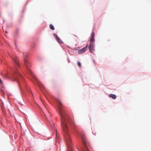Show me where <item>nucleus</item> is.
I'll use <instances>...</instances> for the list:
<instances>
[{"mask_svg": "<svg viewBox=\"0 0 151 151\" xmlns=\"http://www.w3.org/2000/svg\"><path fill=\"white\" fill-rule=\"evenodd\" d=\"M57 101L58 103V109L61 120V125L63 130L65 132L64 136L65 138L68 139V137L69 138V136L68 133V129L66 123L68 122L73 126L75 124L72 119L67 116L65 110L61 107V106H62L63 105L61 101L57 99Z\"/></svg>", "mask_w": 151, "mask_h": 151, "instance_id": "f257e3e1", "label": "nucleus"}, {"mask_svg": "<svg viewBox=\"0 0 151 151\" xmlns=\"http://www.w3.org/2000/svg\"><path fill=\"white\" fill-rule=\"evenodd\" d=\"M14 81H17L18 83L19 81L21 78H22V76L19 73L16 72L14 73Z\"/></svg>", "mask_w": 151, "mask_h": 151, "instance_id": "f03ea898", "label": "nucleus"}, {"mask_svg": "<svg viewBox=\"0 0 151 151\" xmlns=\"http://www.w3.org/2000/svg\"><path fill=\"white\" fill-rule=\"evenodd\" d=\"M89 48L90 52L93 53L95 52L94 44H89Z\"/></svg>", "mask_w": 151, "mask_h": 151, "instance_id": "7ed1b4c3", "label": "nucleus"}, {"mask_svg": "<svg viewBox=\"0 0 151 151\" xmlns=\"http://www.w3.org/2000/svg\"><path fill=\"white\" fill-rule=\"evenodd\" d=\"M87 47H88V45H87L85 47L79 50L78 51V53L79 54H82L84 53L86 50Z\"/></svg>", "mask_w": 151, "mask_h": 151, "instance_id": "20e7f679", "label": "nucleus"}, {"mask_svg": "<svg viewBox=\"0 0 151 151\" xmlns=\"http://www.w3.org/2000/svg\"><path fill=\"white\" fill-rule=\"evenodd\" d=\"M53 35L55 38H56L57 41L60 43H62V41L60 38L56 35L54 34Z\"/></svg>", "mask_w": 151, "mask_h": 151, "instance_id": "39448f33", "label": "nucleus"}, {"mask_svg": "<svg viewBox=\"0 0 151 151\" xmlns=\"http://www.w3.org/2000/svg\"><path fill=\"white\" fill-rule=\"evenodd\" d=\"M109 96L114 99H115L116 98V96L115 95L112 94H110Z\"/></svg>", "mask_w": 151, "mask_h": 151, "instance_id": "423d86ee", "label": "nucleus"}, {"mask_svg": "<svg viewBox=\"0 0 151 151\" xmlns=\"http://www.w3.org/2000/svg\"><path fill=\"white\" fill-rule=\"evenodd\" d=\"M13 60H14L16 64L18 65L19 66V64L18 63V60L17 58L16 57H14L13 58Z\"/></svg>", "mask_w": 151, "mask_h": 151, "instance_id": "0eeeda50", "label": "nucleus"}, {"mask_svg": "<svg viewBox=\"0 0 151 151\" xmlns=\"http://www.w3.org/2000/svg\"><path fill=\"white\" fill-rule=\"evenodd\" d=\"M94 37H91V39L90 41V44H94Z\"/></svg>", "mask_w": 151, "mask_h": 151, "instance_id": "6e6552de", "label": "nucleus"}, {"mask_svg": "<svg viewBox=\"0 0 151 151\" xmlns=\"http://www.w3.org/2000/svg\"><path fill=\"white\" fill-rule=\"evenodd\" d=\"M50 29H52V30H55V28L54 27V26H53L52 25L50 24Z\"/></svg>", "mask_w": 151, "mask_h": 151, "instance_id": "1a4fd4ad", "label": "nucleus"}, {"mask_svg": "<svg viewBox=\"0 0 151 151\" xmlns=\"http://www.w3.org/2000/svg\"><path fill=\"white\" fill-rule=\"evenodd\" d=\"M25 64L26 66L27 67V63H28V61L26 59H24Z\"/></svg>", "mask_w": 151, "mask_h": 151, "instance_id": "9d476101", "label": "nucleus"}, {"mask_svg": "<svg viewBox=\"0 0 151 151\" xmlns=\"http://www.w3.org/2000/svg\"><path fill=\"white\" fill-rule=\"evenodd\" d=\"M78 66L80 67H81V63L79 62H78Z\"/></svg>", "mask_w": 151, "mask_h": 151, "instance_id": "9b49d317", "label": "nucleus"}, {"mask_svg": "<svg viewBox=\"0 0 151 151\" xmlns=\"http://www.w3.org/2000/svg\"><path fill=\"white\" fill-rule=\"evenodd\" d=\"M95 34L94 32H93L91 35V37H94Z\"/></svg>", "mask_w": 151, "mask_h": 151, "instance_id": "f8f14e48", "label": "nucleus"}, {"mask_svg": "<svg viewBox=\"0 0 151 151\" xmlns=\"http://www.w3.org/2000/svg\"><path fill=\"white\" fill-rule=\"evenodd\" d=\"M84 144H85V151H87V150H86V148H88L85 145V142H84Z\"/></svg>", "mask_w": 151, "mask_h": 151, "instance_id": "ddd939ff", "label": "nucleus"}, {"mask_svg": "<svg viewBox=\"0 0 151 151\" xmlns=\"http://www.w3.org/2000/svg\"><path fill=\"white\" fill-rule=\"evenodd\" d=\"M0 83H2V81H1V79L0 78Z\"/></svg>", "mask_w": 151, "mask_h": 151, "instance_id": "4468645a", "label": "nucleus"}, {"mask_svg": "<svg viewBox=\"0 0 151 151\" xmlns=\"http://www.w3.org/2000/svg\"><path fill=\"white\" fill-rule=\"evenodd\" d=\"M24 56H25V57H27V55L26 54H25L24 55Z\"/></svg>", "mask_w": 151, "mask_h": 151, "instance_id": "2eb2a0df", "label": "nucleus"}, {"mask_svg": "<svg viewBox=\"0 0 151 151\" xmlns=\"http://www.w3.org/2000/svg\"><path fill=\"white\" fill-rule=\"evenodd\" d=\"M86 150L87 151H89V150L87 148H86Z\"/></svg>", "mask_w": 151, "mask_h": 151, "instance_id": "dca6fc26", "label": "nucleus"}, {"mask_svg": "<svg viewBox=\"0 0 151 151\" xmlns=\"http://www.w3.org/2000/svg\"><path fill=\"white\" fill-rule=\"evenodd\" d=\"M29 72H30L31 73V70H29Z\"/></svg>", "mask_w": 151, "mask_h": 151, "instance_id": "f3484780", "label": "nucleus"}, {"mask_svg": "<svg viewBox=\"0 0 151 151\" xmlns=\"http://www.w3.org/2000/svg\"><path fill=\"white\" fill-rule=\"evenodd\" d=\"M93 61H94V62L95 63V61L94 60H93Z\"/></svg>", "mask_w": 151, "mask_h": 151, "instance_id": "a211bd4d", "label": "nucleus"}, {"mask_svg": "<svg viewBox=\"0 0 151 151\" xmlns=\"http://www.w3.org/2000/svg\"><path fill=\"white\" fill-rule=\"evenodd\" d=\"M6 33H7V32L6 31Z\"/></svg>", "mask_w": 151, "mask_h": 151, "instance_id": "6ab92c4d", "label": "nucleus"}, {"mask_svg": "<svg viewBox=\"0 0 151 151\" xmlns=\"http://www.w3.org/2000/svg\"><path fill=\"white\" fill-rule=\"evenodd\" d=\"M1 108H2V109H3L2 107H1Z\"/></svg>", "mask_w": 151, "mask_h": 151, "instance_id": "aec40b11", "label": "nucleus"}]
</instances>
